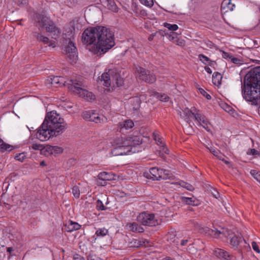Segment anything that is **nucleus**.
<instances>
[{
	"label": "nucleus",
	"instance_id": "2",
	"mask_svg": "<svg viewBox=\"0 0 260 260\" xmlns=\"http://www.w3.org/2000/svg\"><path fill=\"white\" fill-rule=\"evenodd\" d=\"M66 128L64 119L56 112L51 111L48 113L39 127L36 137L41 141H45L51 137L60 135Z\"/></svg>",
	"mask_w": 260,
	"mask_h": 260
},
{
	"label": "nucleus",
	"instance_id": "8",
	"mask_svg": "<svg viewBox=\"0 0 260 260\" xmlns=\"http://www.w3.org/2000/svg\"><path fill=\"white\" fill-rule=\"evenodd\" d=\"M185 113L188 117H193L194 120L198 122L199 125L202 126L207 132H211L212 127L211 123L206 116L202 114L199 110H197L196 109H194L192 110L187 109Z\"/></svg>",
	"mask_w": 260,
	"mask_h": 260
},
{
	"label": "nucleus",
	"instance_id": "64",
	"mask_svg": "<svg viewBox=\"0 0 260 260\" xmlns=\"http://www.w3.org/2000/svg\"><path fill=\"white\" fill-rule=\"evenodd\" d=\"M166 260H172V259L170 257H167Z\"/></svg>",
	"mask_w": 260,
	"mask_h": 260
},
{
	"label": "nucleus",
	"instance_id": "16",
	"mask_svg": "<svg viewBox=\"0 0 260 260\" xmlns=\"http://www.w3.org/2000/svg\"><path fill=\"white\" fill-rule=\"evenodd\" d=\"M98 87H101L100 89L102 92H109L113 90L116 86H122V82H98Z\"/></svg>",
	"mask_w": 260,
	"mask_h": 260
},
{
	"label": "nucleus",
	"instance_id": "40",
	"mask_svg": "<svg viewBox=\"0 0 260 260\" xmlns=\"http://www.w3.org/2000/svg\"><path fill=\"white\" fill-rule=\"evenodd\" d=\"M140 3L148 7H152L154 5L153 0H139Z\"/></svg>",
	"mask_w": 260,
	"mask_h": 260
},
{
	"label": "nucleus",
	"instance_id": "7",
	"mask_svg": "<svg viewBox=\"0 0 260 260\" xmlns=\"http://www.w3.org/2000/svg\"><path fill=\"white\" fill-rule=\"evenodd\" d=\"M144 176L152 180H160V179H170L173 176L170 171L164 170L157 167H152L149 172L144 173Z\"/></svg>",
	"mask_w": 260,
	"mask_h": 260
},
{
	"label": "nucleus",
	"instance_id": "35",
	"mask_svg": "<svg viewBox=\"0 0 260 260\" xmlns=\"http://www.w3.org/2000/svg\"><path fill=\"white\" fill-rule=\"evenodd\" d=\"M179 184L181 187L186 188L188 190L192 191L194 189L193 186L187 182L181 181L179 182Z\"/></svg>",
	"mask_w": 260,
	"mask_h": 260
},
{
	"label": "nucleus",
	"instance_id": "31",
	"mask_svg": "<svg viewBox=\"0 0 260 260\" xmlns=\"http://www.w3.org/2000/svg\"><path fill=\"white\" fill-rule=\"evenodd\" d=\"M129 246L132 247H139L145 245V241L133 239L129 242Z\"/></svg>",
	"mask_w": 260,
	"mask_h": 260
},
{
	"label": "nucleus",
	"instance_id": "28",
	"mask_svg": "<svg viewBox=\"0 0 260 260\" xmlns=\"http://www.w3.org/2000/svg\"><path fill=\"white\" fill-rule=\"evenodd\" d=\"M0 148L2 152H4L6 151H10L14 149V147L12 145H9L6 143L0 138Z\"/></svg>",
	"mask_w": 260,
	"mask_h": 260
},
{
	"label": "nucleus",
	"instance_id": "63",
	"mask_svg": "<svg viewBox=\"0 0 260 260\" xmlns=\"http://www.w3.org/2000/svg\"><path fill=\"white\" fill-rule=\"evenodd\" d=\"M153 36H153L152 37H151V36L149 37L148 38V40H149V41H151V40H152Z\"/></svg>",
	"mask_w": 260,
	"mask_h": 260
},
{
	"label": "nucleus",
	"instance_id": "56",
	"mask_svg": "<svg viewBox=\"0 0 260 260\" xmlns=\"http://www.w3.org/2000/svg\"><path fill=\"white\" fill-rule=\"evenodd\" d=\"M91 111H92V113L91 114V119H90V121H91L93 117H95L98 114V113H96V110H91Z\"/></svg>",
	"mask_w": 260,
	"mask_h": 260
},
{
	"label": "nucleus",
	"instance_id": "48",
	"mask_svg": "<svg viewBox=\"0 0 260 260\" xmlns=\"http://www.w3.org/2000/svg\"><path fill=\"white\" fill-rule=\"evenodd\" d=\"M13 251L14 249L12 247H7V251L9 253V255L8 256V259H10L12 256L15 255V254L13 253Z\"/></svg>",
	"mask_w": 260,
	"mask_h": 260
},
{
	"label": "nucleus",
	"instance_id": "38",
	"mask_svg": "<svg viewBox=\"0 0 260 260\" xmlns=\"http://www.w3.org/2000/svg\"><path fill=\"white\" fill-rule=\"evenodd\" d=\"M92 113V111H91V110L86 111L82 113V116L84 119L90 121V119H91V114Z\"/></svg>",
	"mask_w": 260,
	"mask_h": 260
},
{
	"label": "nucleus",
	"instance_id": "43",
	"mask_svg": "<svg viewBox=\"0 0 260 260\" xmlns=\"http://www.w3.org/2000/svg\"><path fill=\"white\" fill-rule=\"evenodd\" d=\"M213 80L215 81H221L222 78V75L218 72H215L212 76Z\"/></svg>",
	"mask_w": 260,
	"mask_h": 260
},
{
	"label": "nucleus",
	"instance_id": "34",
	"mask_svg": "<svg viewBox=\"0 0 260 260\" xmlns=\"http://www.w3.org/2000/svg\"><path fill=\"white\" fill-rule=\"evenodd\" d=\"M134 11L137 17L144 18L147 15L146 11L144 9L139 10L138 8H136Z\"/></svg>",
	"mask_w": 260,
	"mask_h": 260
},
{
	"label": "nucleus",
	"instance_id": "47",
	"mask_svg": "<svg viewBox=\"0 0 260 260\" xmlns=\"http://www.w3.org/2000/svg\"><path fill=\"white\" fill-rule=\"evenodd\" d=\"M222 56L225 59L231 60L233 57V55L230 53L222 51Z\"/></svg>",
	"mask_w": 260,
	"mask_h": 260
},
{
	"label": "nucleus",
	"instance_id": "57",
	"mask_svg": "<svg viewBox=\"0 0 260 260\" xmlns=\"http://www.w3.org/2000/svg\"><path fill=\"white\" fill-rule=\"evenodd\" d=\"M88 260H103L96 256H89L88 258Z\"/></svg>",
	"mask_w": 260,
	"mask_h": 260
},
{
	"label": "nucleus",
	"instance_id": "1",
	"mask_svg": "<svg viewBox=\"0 0 260 260\" xmlns=\"http://www.w3.org/2000/svg\"><path fill=\"white\" fill-rule=\"evenodd\" d=\"M82 42L94 54H102L115 45L114 35L105 26L89 27L84 30Z\"/></svg>",
	"mask_w": 260,
	"mask_h": 260
},
{
	"label": "nucleus",
	"instance_id": "50",
	"mask_svg": "<svg viewBox=\"0 0 260 260\" xmlns=\"http://www.w3.org/2000/svg\"><path fill=\"white\" fill-rule=\"evenodd\" d=\"M231 61L232 62H233L234 63L236 64H242L241 60H240V59H239L238 58L235 57L234 56H233V57L231 58Z\"/></svg>",
	"mask_w": 260,
	"mask_h": 260
},
{
	"label": "nucleus",
	"instance_id": "32",
	"mask_svg": "<svg viewBox=\"0 0 260 260\" xmlns=\"http://www.w3.org/2000/svg\"><path fill=\"white\" fill-rule=\"evenodd\" d=\"M91 121L96 123H104L107 121V118L104 115L98 114L95 117H93Z\"/></svg>",
	"mask_w": 260,
	"mask_h": 260
},
{
	"label": "nucleus",
	"instance_id": "53",
	"mask_svg": "<svg viewBox=\"0 0 260 260\" xmlns=\"http://www.w3.org/2000/svg\"><path fill=\"white\" fill-rule=\"evenodd\" d=\"M225 4H228L229 5V9H230L231 10H233V7H234L235 6L234 5H232V7H231V3H230V0H225L223 3L222 4V6H221V7H223V5Z\"/></svg>",
	"mask_w": 260,
	"mask_h": 260
},
{
	"label": "nucleus",
	"instance_id": "33",
	"mask_svg": "<svg viewBox=\"0 0 260 260\" xmlns=\"http://www.w3.org/2000/svg\"><path fill=\"white\" fill-rule=\"evenodd\" d=\"M108 234V230L105 228H100L98 229L95 232V235L97 237H103Z\"/></svg>",
	"mask_w": 260,
	"mask_h": 260
},
{
	"label": "nucleus",
	"instance_id": "20",
	"mask_svg": "<svg viewBox=\"0 0 260 260\" xmlns=\"http://www.w3.org/2000/svg\"><path fill=\"white\" fill-rule=\"evenodd\" d=\"M34 36L38 41L43 42L44 44H48L49 46H52L53 48L56 46L54 42L50 41L48 38L43 36L40 33L35 32H34Z\"/></svg>",
	"mask_w": 260,
	"mask_h": 260
},
{
	"label": "nucleus",
	"instance_id": "27",
	"mask_svg": "<svg viewBox=\"0 0 260 260\" xmlns=\"http://www.w3.org/2000/svg\"><path fill=\"white\" fill-rule=\"evenodd\" d=\"M119 126L120 129L125 128V129H128L134 127V123L131 119H127L120 123Z\"/></svg>",
	"mask_w": 260,
	"mask_h": 260
},
{
	"label": "nucleus",
	"instance_id": "58",
	"mask_svg": "<svg viewBox=\"0 0 260 260\" xmlns=\"http://www.w3.org/2000/svg\"><path fill=\"white\" fill-rule=\"evenodd\" d=\"M188 242V240H182L181 241V244L182 246H184Z\"/></svg>",
	"mask_w": 260,
	"mask_h": 260
},
{
	"label": "nucleus",
	"instance_id": "37",
	"mask_svg": "<svg viewBox=\"0 0 260 260\" xmlns=\"http://www.w3.org/2000/svg\"><path fill=\"white\" fill-rule=\"evenodd\" d=\"M250 174L260 183V172L255 170H252L250 171Z\"/></svg>",
	"mask_w": 260,
	"mask_h": 260
},
{
	"label": "nucleus",
	"instance_id": "30",
	"mask_svg": "<svg viewBox=\"0 0 260 260\" xmlns=\"http://www.w3.org/2000/svg\"><path fill=\"white\" fill-rule=\"evenodd\" d=\"M154 139L155 141L157 142V144L160 145V147L162 148L161 150L160 151H162L165 153H169V150L165 146V144L164 142H162L161 138L159 137L158 136H157L156 135L154 134Z\"/></svg>",
	"mask_w": 260,
	"mask_h": 260
},
{
	"label": "nucleus",
	"instance_id": "51",
	"mask_svg": "<svg viewBox=\"0 0 260 260\" xmlns=\"http://www.w3.org/2000/svg\"><path fill=\"white\" fill-rule=\"evenodd\" d=\"M31 148L34 150H41L42 149V145L38 144H33Z\"/></svg>",
	"mask_w": 260,
	"mask_h": 260
},
{
	"label": "nucleus",
	"instance_id": "55",
	"mask_svg": "<svg viewBox=\"0 0 260 260\" xmlns=\"http://www.w3.org/2000/svg\"><path fill=\"white\" fill-rule=\"evenodd\" d=\"M73 260H84L83 257L79 254H75L74 256Z\"/></svg>",
	"mask_w": 260,
	"mask_h": 260
},
{
	"label": "nucleus",
	"instance_id": "44",
	"mask_svg": "<svg viewBox=\"0 0 260 260\" xmlns=\"http://www.w3.org/2000/svg\"><path fill=\"white\" fill-rule=\"evenodd\" d=\"M25 158H26V155L24 153H19L15 156V159L16 160H18L21 162L23 161V160L25 159Z\"/></svg>",
	"mask_w": 260,
	"mask_h": 260
},
{
	"label": "nucleus",
	"instance_id": "19",
	"mask_svg": "<svg viewBox=\"0 0 260 260\" xmlns=\"http://www.w3.org/2000/svg\"><path fill=\"white\" fill-rule=\"evenodd\" d=\"M114 176L115 175L111 173L106 172H101L98 176V179L100 180L104 181V184H103L102 183L98 182V184L103 186L105 185V181L114 179Z\"/></svg>",
	"mask_w": 260,
	"mask_h": 260
},
{
	"label": "nucleus",
	"instance_id": "49",
	"mask_svg": "<svg viewBox=\"0 0 260 260\" xmlns=\"http://www.w3.org/2000/svg\"><path fill=\"white\" fill-rule=\"evenodd\" d=\"M251 246L253 250H254L258 253H260V250L259 249L258 246L255 242H252L251 243Z\"/></svg>",
	"mask_w": 260,
	"mask_h": 260
},
{
	"label": "nucleus",
	"instance_id": "12",
	"mask_svg": "<svg viewBox=\"0 0 260 260\" xmlns=\"http://www.w3.org/2000/svg\"><path fill=\"white\" fill-rule=\"evenodd\" d=\"M241 78L244 77L243 81H260V66L251 69L248 71L242 70Z\"/></svg>",
	"mask_w": 260,
	"mask_h": 260
},
{
	"label": "nucleus",
	"instance_id": "10",
	"mask_svg": "<svg viewBox=\"0 0 260 260\" xmlns=\"http://www.w3.org/2000/svg\"><path fill=\"white\" fill-rule=\"evenodd\" d=\"M80 18L76 17L70 21L66 28L64 35L69 39H74V35L82 28Z\"/></svg>",
	"mask_w": 260,
	"mask_h": 260
},
{
	"label": "nucleus",
	"instance_id": "29",
	"mask_svg": "<svg viewBox=\"0 0 260 260\" xmlns=\"http://www.w3.org/2000/svg\"><path fill=\"white\" fill-rule=\"evenodd\" d=\"M199 58L200 60L205 64L213 66L216 63L215 61L210 60L209 58L203 54H199Z\"/></svg>",
	"mask_w": 260,
	"mask_h": 260
},
{
	"label": "nucleus",
	"instance_id": "21",
	"mask_svg": "<svg viewBox=\"0 0 260 260\" xmlns=\"http://www.w3.org/2000/svg\"><path fill=\"white\" fill-rule=\"evenodd\" d=\"M208 149L209 150L210 152L214 155L215 157H216L219 160L223 161L225 164H229L230 162L224 159V155L220 151L216 149L214 147H208Z\"/></svg>",
	"mask_w": 260,
	"mask_h": 260
},
{
	"label": "nucleus",
	"instance_id": "46",
	"mask_svg": "<svg viewBox=\"0 0 260 260\" xmlns=\"http://www.w3.org/2000/svg\"><path fill=\"white\" fill-rule=\"evenodd\" d=\"M247 154L252 155H260V152L255 149H250L248 151Z\"/></svg>",
	"mask_w": 260,
	"mask_h": 260
},
{
	"label": "nucleus",
	"instance_id": "54",
	"mask_svg": "<svg viewBox=\"0 0 260 260\" xmlns=\"http://www.w3.org/2000/svg\"><path fill=\"white\" fill-rule=\"evenodd\" d=\"M223 108L225 110V111L229 112L232 110V108L227 104H224L223 106Z\"/></svg>",
	"mask_w": 260,
	"mask_h": 260
},
{
	"label": "nucleus",
	"instance_id": "9",
	"mask_svg": "<svg viewBox=\"0 0 260 260\" xmlns=\"http://www.w3.org/2000/svg\"><path fill=\"white\" fill-rule=\"evenodd\" d=\"M132 146L127 139L121 138L118 139L115 147L112 152L115 155L129 154L131 152Z\"/></svg>",
	"mask_w": 260,
	"mask_h": 260
},
{
	"label": "nucleus",
	"instance_id": "25",
	"mask_svg": "<svg viewBox=\"0 0 260 260\" xmlns=\"http://www.w3.org/2000/svg\"><path fill=\"white\" fill-rule=\"evenodd\" d=\"M142 136H135L131 137L129 139L127 140L130 142V144L132 146H136L139 145L142 143Z\"/></svg>",
	"mask_w": 260,
	"mask_h": 260
},
{
	"label": "nucleus",
	"instance_id": "22",
	"mask_svg": "<svg viewBox=\"0 0 260 260\" xmlns=\"http://www.w3.org/2000/svg\"><path fill=\"white\" fill-rule=\"evenodd\" d=\"M127 228L129 231L134 233H143L144 229L141 225L136 222L129 223L126 225Z\"/></svg>",
	"mask_w": 260,
	"mask_h": 260
},
{
	"label": "nucleus",
	"instance_id": "41",
	"mask_svg": "<svg viewBox=\"0 0 260 260\" xmlns=\"http://www.w3.org/2000/svg\"><path fill=\"white\" fill-rule=\"evenodd\" d=\"M72 193L76 198H79L80 194L79 188L77 186H74L72 189Z\"/></svg>",
	"mask_w": 260,
	"mask_h": 260
},
{
	"label": "nucleus",
	"instance_id": "13",
	"mask_svg": "<svg viewBox=\"0 0 260 260\" xmlns=\"http://www.w3.org/2000/svg\"><path fill=\"white\" fill-rule=\"evenodd\" d=\"M69 40L68 45L65 47L64 51L68 61L73 63L76 62L78 58L77 49L72 39Z\"/></svg>",
	"mask_w": 260,
	"mask_h": 260
},
{
	"label": "nucleus",
	"instance_id": "42",
	"mask_svg": "<svg viewBox=\"0 0 260 260\" xmlns=\"http://www.w3.org/2000/svg\"><path fill=\"white\" fill-rule=\"evenodd\" d=\"M96 207L99 210H105L106 209V207L100 200H98L96 201Z\"/></svg>",
	"mask_w": 260,
	"mask_h": 260
},
{
	"label": "nucleus",
	"instance_id": "6",
	"mask_svg": "<svg viewBox=\"0 0 260 260\" xmlns=\"http://www.w3.org/2000/svg\"><path fill=\"white\" fill-rule=\"evenodd\" d=\"M36 25L44 28L47 31L53 33L57 36L60 34L59 29L55 26L54 22L49 17L43 15H37Z\"/></svg>",
	"mask_w": 260,
	"mask_h": 260
},
{
	"label": "nucleus",
	"instance_id": "39",
	"mask_svg": "<svg viewBox=\"0 0 260 260\" xmlns=\"http://www.w3.org/2000/svg\"><path fill=\"white\" fill-rule=\"evenodd\" d=\"M199 92L205 96L207 100L211 99V95L208 94L203 88L199 87L198 88Z\"/></svg>",
	"mask_w": 260,
	"mask_h": 260
},
{
	"label": "nucleus",
	"instance_id": "3",
	"mask_svg": "<svg viewBox=\"0 0 260 260\" xmlns=\"http://www.w3.org/2000/svg\"><path fill=\"white\" fill-rule=\"evenodd\" d=\"M197 228L201 233H204L207 236H210L216 238H221V236L229 238L230 244L233 248H237L239 244L244 241L241 235H234L231 231L228 230L222 229V231H219L215 228L211 229L208 227H202L198 223H197Z\"/></svg>",
	"mask_w": 260,
	"mask_h": 260
},
{
	"label": "nucleus",
	"instance_id": "52",
	"mask_svg": "<svg viewBox=\"0 0 260 260\" xmlns=\"http://www.w3.org/2000/svg\"><path fill=\"white\" fill-rule=\"evenodd\" d=\"M61 78V76H52V75H50L49 76V77H48V79H46V81H52L53 80L55 79V78L57 79V80L58 81V78Z\"/></svg>",
	"mask_w": 260,
	"mask_h": 260
},
{
	"label": "nucleus",
	"instance_id": "17",
	"mask_svg": "<svg viewBox=\"0 0 260 260\" xmlns=\"http://www.w3.org/2000/svg\"><path fill=\"white\" fill-rule=\"evenodd\" d=\"M102 5L113 12H118V8L114 0H100Z\"/></svg>",
	"mask_w": 260,
	"mask_h": 260
},
{
	"label": "nucleus",
	"instance_id": "5",
	"mask_svg": "<svg viewBox=\"0 0 260 260\" xmlns=\"http://www.w3.org/2000/svg\"><path fill=\"white\" fill-rule=\"evenodd\" d=\"M63 86H67L69 91L72 92L75 94L84 98L89 102L93 101L95 99V95L91 92H89L82 87V85L79 82H72V83L66 85L63 83Z\"/></svg>",
	"mask_w": 260,
	"mask_h": 260
},
{
	"label": "nucleus",
	"instance_id": "59",
	"mask_svg": "<svg viewBox=\"0 0 260 260\" xmlns=\"http://www.w3.org/2000/svg\"><path fill=\"white\" fill-rule=\"evenodd\" d=\"M214 84L217 86L218 87H219L221 84L222 82H213Z\"/></svg>",
	"mask_w": 260,
	"mask_h": 260
},
{
	"label": "nucleus",
	"instance_id": "15",
	"mask_svg": "<svg viewBox=\"0 0 260 260\" xmlns=\"http://www.w3.org/2000/svg\"><path fill=\"white\" fill-rule=\"evenodd\" d=\"M101 81H120L119 74L114 69L109 70L104 72L101 77Z\"/></svg>",
	"mask_w": 260,
	"mask_h": 260
},
{
	"label": "nucleus",
	"instance_id": "61",
	"mask_svg": "<svg viewBox=\"0 0 260 260\" xmlns=\"http://www.w3.org/2000/svg\"><path fill=\"white\" fill-rule=\"evenodd\" d=\"M213 195L216 199H217L219 196L218 192H216V193H215Z\"/></svg>",
	"mask_w": 260,
	"mask_h": 260
},
{
	"label": "nucleus",
	"instance_id": "36",
	"mask_svg": "<svg viewBox=\"0 0 260 260\" xmlns=\"http://www.w3.org/2000/svg\"><path fill=\"white\" fill-rule=\"evenodd\" d=\"M164 25L165 27L167 28L170 30L175 31L178 29V25L175 24H172L167 22H165Z\"/></svg>",
	"mask_w": 260,
	"mask_h": 260
},
{
	"label": "nucleus",
	"instance_id": "60",
	"mask_svg": "<svg viewBox=\"0 0 260 260\" xmlns=\"http://www.w3.org/2000/svg\"><path fill=\"white\" fill-rule=\"evenodd\" d=\"M205 70H206V71L208 73H211V69H210L209 68H208H208H206L205 69Z\"/></svg>",
	"mask_w": 260,
	"mask_h": 260
},
{
	"label": "nucleus",
	"instance_id": "23",
	"mask_svg": "<svg viewBox=\"0 0 260 260\" xmlns=\"http://www.w3.org/2000/svg\"><path fill=\"white\" fill-rule=\"evenodd\" d=\"M182 201L185 204L190 206H197L200 204L199 200H197L194 197H182Z\"/></svg>",
	"mask_w": 260,
	"mask_h": 260
},
{
	"label": "nucleus",
	"instance_id": "62",
	"mask_svg": "<svg viewBox=\"0 0 260 260\" xmlns=\"http://www.w3.org/2000/svg\"><path fill=\"white\" fill-rule=\"evenodd\" d=\"M46 165H45V162L44 161H42L40 162V166H45Z\"/></svg>",
	"mask_w": 260,
	"mask_h": 260
},
{
	"label": "nucleus",
	"instance_id": "24",
	"mask_svg": "<svg viewBox=\"0 0 260 260\" xmlns=\"http://www.w3.org/2000/svg\"><path fill=\"white\" fill-rule=\"evenodd\" d=\"M67 231L69 232H72L74 231H77L81 228V225L76 222L70 221L66 224Z\"/></svg>",
	"mask_w": 260,
	"mask_h": 260
},
{
	"label": "nucleus",
	"instance_id": "18",
	"mask_svg": "<svg viewBox=\"0 0 260 260\" xmlns=\"http://www.w3.org/2000/svg\"><path fill=\"white\" fill-rule=\"evenodd\" d=\"M214 254L217 257L222 260H231L232 257V255L228 252L218 248L214 249Z\"/></svg>",
	"mask_w": 260,
	"mask_h": 260
},
{
	"label": "nucleus",
	"instance_id": "4",
	"mask_svg": "<svg viewBox=\"0 0 260 260\" xmlns=\"http://www.w3.org/2000/svg\"><path fill=\"white\" fill-rule=\"evenodd\" d=\"M241 93L246 102L260 106V82H241Z\"/></svg>",
	"mask_w": 260,
	"mask_h": 260
},
{
	"label": "nucleus",
	"instance_id": "26",
	"mask_svg": "<svg viewBox=\"0 0 260 260\" xmlns=\"http://www.w3.org/2000/svg\"><path fill=\"white\" fill-rule=\"evenodd\" d=\"M46 150L50 154H58L61 153L63 149L61 147L57 146H48L46 147Z\"/></svg>",
	"mask_w": 260,
	"mask_h": 260
},
{
	"label": "nucleus",
	"instance_id": "14",
	"mask_svg": "<svg viewBox=\"0 0 260 260\" xmlns=\"http://www.w3.org/2000/svg\"><path fill=\"white\" fill-rule=\"evenodd\" d=\"M136 69L139 80L143 81H154L156 80L155 75L150 73L149 71L140 66L137 67Z\"/></svg>",
	"mask_w": 260,
	"mask_h": 260
},
{
	"label": "nucleus",
	"instance_id": "45",
	"mask_svg": "<svg viewBox=\"0 0 260 260\" xmlns=\"http://www.w3.org/2000/svg\"><path fill=\"white\" fill-rule=\"evenodd\" d=\"M157 98L162 102H167L169 99V97L166 94L158 93Z\"/></svg>",
	"mask_w": 260,
	"mask_h": 260
},
{
	"label": "nucleus",
	"instance_id": "11",
	"mask_svg": "<svg viewBox=\"0 0 260 260\" xmlns=\"http://www.w3.org/2000/svg\"><path fill=\"white\" fill-rule=\"evenodd\" d=\"M137 220L139 223L145 226H153L158 224L154 214L146 212L140 213L137 217Z\"/></svg>",
	"mask_w": 260,
	"mask_h": 260
}]
</instances>
